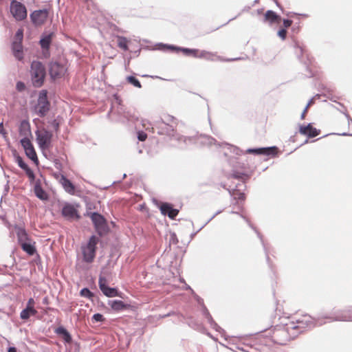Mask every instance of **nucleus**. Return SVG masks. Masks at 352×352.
<instances>
[{"label":"nucleus","mask_w":352,"mask_h":352,"mask_svg":"<svg viewBox=\"0 0 352 352\" xmlns=\"http://www.w3.org/2000/svg\"><path fill=\"white\" fill-rule=\"evenodd\" d=\"M36 142L43 152L49 150L52 146V132L45 128L38 129L35 132Z\"/></svg>","instance_id":"obj_1"},{"label":"nucleus","mask_w":352,"mask_h":352,"mask_svg":"<svg viewBox=\"0 0 352 352\" xmlns=\"http://www.w3.org/2000/svg\"><path fill=\"white\" fill-rule=\"evenodd\" d=\"M98 241V238L93 235L85 245L81 246L83 260L85 262L89 263L93 262L96 256V245Z\"/></svg>","instance_id":"obj_2"},{"label":"nucleus","mask_w":352,"mask_h":352,"mask_svg":"<svg viewBox=\"0 0 352 352\" xmlns=\"http://www.w3.org/2000/svg\"><path fill=\"white\" fill-rule=\"evenodd\" d=\"M30 73L34 85L38 87H41L45 76V67L41 62L33 61L31 65Z\"/></svg>","instance_id":"obj_3"},{"label":"nucleus","mask_w":352,"mask_h":352,"mask_svg":"<svg viewBox=\"0 0 352 352\" xmlns=\"http://www.w3.org/2000/svg\"><path fill=\"white\" fill-rule=\"evenodd\" d=\"M10 12L16 21H23L27 17L25 6L19 1L13 0L10 3Z\"/></svg>","instance_id":"obj_4"},{"label":"nucleus","mask_w":352,"mask_h":352,"mask_svg":"<svg viewBox=\"0 0 352 352\" xmlns=\"http://www.w3.org/2000/svg\"><path fill=\"white\" fill-rule=\"evenodd\" d=\"M91 219L98 234L103 235L108 232L106 221L101 214L93 212L91 214Z\"/></svg>","instance_id":"obj_5"},{"label":"nucleus","mask_w":352,"mask_h":352,"mask_svg":"<svg viewBox=\"0 0 352 352\" xmlns=\"http://www.w3.org/2000/svg\"><path fill=\"white\" fill-rule=\"evenodd\" d=\"M50 104L47 98V93L45 91H42L38 96V103L35 107L36 113L41 117L45 116L49 111Z\"/></svg>","instance_id":"obj_6"},{"label":"nucleus","mask_w":352,"mask_h":352,"mask_svg":"<svg viewBox=\"0 0 352 352\" xmlns=\"http://www.w3.org/2000/svg\"><path fill=\"white\" fill-rule=\"evenodd\" d=\"M19 241L21 243L23 251L30 255H33L36 252L34 245L27 239V234L25 231L21 230L18 233Z\"/></svg>","instance_id":"obj_7"},{"label":"nucleus","mask_w":352,"mask_h":352,"mask_svg":"<svg viewBox=\"0 0 352 352\" xmlns=\"http://www.w3.org/2000/svg\"><path fill=\"white\" fill-rule=\"evenodd\" d=\"M48 12L47 10H35L30 14V19L34 25L40 26L47 20Z\"/></svg>","instance_id":"obj_8"},{"label":"nucleus","mask_w":352,"mask_h":352,"mask_svg":"<svg viewBox=\"0 0 352 352\" xmlns=\"http://www.w3.org/2000/svg\"><path fill=\"white\" fill-rule=\"evenodd\" d=\"M50 74L52 78L56 79L63 77L65 72L66 68L63 65L57 62L52 63L50 65Z\"/></svg>","instance_id":"obj_9"},{"label":"nucleus","mask_w":352,"mask_h":352,"mask_svg":"<svg viewBox=\"0 0 352 352\" xmlns=\"http://www.w3.org/2000/svg\"><path fill=\"white\" fill-rule=\"evenodd\" d=\"M99 287L102 293L108 297H114L118 296L116 289L109 287L106 284V279L102 277L99 278Z\"/></svg>","instance_id":"obj_10"},{"label":"nucleus","mask_w":352,"mask_h":352,"mask_svg":"<svg viewBox=\"0 0 352 352\" xmlns=\"http://www.w3.org/2000/svg\"><path fill=\"white\" fill-rule=\"evenodd\" d=\"M299 132L304 135H307L309 138H314L319 134V131L312 126L311 124L307 126H300Z\"/></svg>","instance_id":"obj_11"},{"label":"nucleus","mask_w":352,"mask_h":352,"mask_svg":"<svg viewBox=\"0 0 352 352\" xmlns=\"http://www.w3.org/2000/svg\"><path fill=\"white\" fill-rule=\"evenodd\" d=\"M160 210L163 214H167L170 219H174L179 212L178 210L173 208L168 204H162Z\"/></svg>","instance_id":"obj_12"},{"label":"nucleus","mask_w":352,"mask_h":352,"mask_svg":"<svg viewBox=\"0 0 352 352\" xmlns=\"http://www.w3.org/2000/svg\"><path fill=\"white\" fill-rule=\"evenodd\" d=\"M62 214L67 219H72L76 216V210L72 205L67 204L63 208Z\"/></svg>","instance_id":"obj_13"},{"label":"nucleus","mask_w":352,"mask_h":352,"mask_svg":"<svg viewBox=\"0 0 352 352\" xmlns=\"http://www.w3.org/2000/svg\"><path fill=\"white\" fill-rule=\"evenodd\" d=\"M30 126L28 121L23 120L19 126V134L23 138H28L30 135Z\"/></svg>","instance_id":"obj_14"},{"label":"nucleus","mask_w":352,"mask_h":352,"mask_svg":"<svg viewBox=\"0 0 352 352\" xmlns=\"http://www.w3.org/2000/svg\"><path fill=\"white\" fill-rule=\"evenodd\" d=\"M264 21L265 22H269L270 23H279L280 21V17L277 15L272 10H267L264 16Z\"/></svg>","instance_id":"obj_15"},{"label":"nucleus","mask_w":352,"mask_h":352,"mask_svg":"<svg viewBox=\"0 0 352 352\" xmlns=\"http://www.w3.org/2000/svg\"><path fill=\"white\" fill-rule=\"evenodd\" d=\"M12 51L14 56L18 59L21 60L23 58V51L21 42L14 41L12 43Z\"/></svg>","instance_id":"obj_16"},{"label":"nucleus","mask_w":352,"mask_h":352,"mask_svg":"<svg viewBox=\"0 0 352 352\" xmlns=\"http://www.w3.org/2000/svg\"><path fill=\"white\" fill-rule=\"evenodd\" d=\"M199 58L212 61L216 60H221V58L219 56H217L215 54L205 50H201L200 52Z\"/></svg>","instance_id":"obj_17"},{"label":"nucleus","mask_w":352,"mask_h":352,"mask_svg":"<svg viewBox=\"0 0 352 352\" xmlns=\"http://www.w3.org/2000/svg\"><path fill=\"white\" fill-rule=\"evenodd\" d=\"M108 304L115 311L123 310L126 307V305L121 300H110Z\"/></svg>","instance_id":"obj_18"},{"label":"nucleus","mask_w":352,"mask_h":352,"mask_svg":"<svg viewBox=\"0 0 352 352\" xmlns=\"http://www.w3.org/2000/svg\"><path fill=\"white\" fill-rule=\"evenodd\" d=\"M37 314L35 309H30L26 307L21 312L20 316L23 320H28L31 316H34Z\"/></svg>","instance_id":"obj_19"},{"label":"nucleus","mask_w":352,"mask_h":352,"mask_svg":"<svg viewBox=\"0 0 352 352\" xmlns=\"http://www.w3.org/2000/svg\"><path fill=\"white\" fill-rule=\"evenodd\" d=\"M52 34L45 35L40 41L41 45L44 50H47L52 41Z\"/></svg>","instance_id":"obj_20"},{"label":"nucleus","mask_w":352,"mask_h":352,"mask_svg":"<svg viewBox=\"0 0 352 352\" xmlns=\"http://www.w3.org/2000/svg\"><path fill=\"white\" fill-rule=\"evenodd\" d=\"M34 192H35V195H36V197L41 200H45L47 198V195L46 192L38 185L35 186Z\"/></svg>","instance_id":"obj_21"},{"label":"nucleus","mask_w":352,"mask_h":352,"mask_svg":"<svg viewBox=\"0 0 352 352\" xmlns=\"http://www.w3.org/2000/svg\"><path fill=\"white\" fill-rule=\"evenodd\" d=\"M62 184L67 192L69 193H73L74 192V186L69 180L66 178H63Z\"/></svg>","instance_id":"obj_22"},{"label":"nucleus","mask_w":352,"mask_h":352,"mask_svg":"<svg viewBox=\"0 0 352 352\" xmlns=\"http://www.w3.org/2000/svg\"><path fill=\"white\" fill-rule=\"evenodd\" d=\"M26 155L32 161L36 162L38 161L37 155L36 151L34 150V146H31L30 148H28L25 151Z\"/></svg>","instance_id":"obj_23"},{"label":"nucleus","mask_w":352,"mask_h":352,"mask_svg":"<svg viewBox=\"0 0 352 352\" xmlns=\"http://www.w3.org/2000/svg\"><path fill=\"white\" fill-rule=\"evenodd\" d=\"M180 50L187 55H192L195 58H199V53L201 51H199V50L188 49V48H182Z\"/></svg>","instance_id":"obj_24"},{"label":"nucleus","mask_w":352,"mask_h":352,"mask_svg":"<svg viewBox=\"0 0 352 352\" xmlns=\"http://www.w3.org/2000/svg\"><path fill=\"white\" fill-rule=\"evenodd\" d=\"M118 45L124 50H128V41L126 38L119 36L118 38Z\"/></svg>","instance_id":"obj_25"},{"label":"nucleus","mask_w":352,"mask_h":352,"mask_svg":"<svg viewBox=\"0 0 352 352\" xmlns=\"http://www.w3.org/2000/svg\"><path fill=\"white\" fill-rule=\"evenodd\" d=\"M21 144L25 151L33 146L28 138H22L21 140Z\"/></svg>","instance_id":"obj_26"},{"label":"nucleus","mask_w":352,"mask_h":352,"mask_svg":"<svg viewBox=\"0 0 352 352\" xmlns=\"http://www.w3.org/2000/svg\"><path fill=\"white\" fill-rule=\"evenodd\" d=\"M249 153H254V154H268L269 149L268 148H258V149H248L247 151Z\"/></svg>","instance_id":"obj_27"},{"label":"nucleus","mask_w":352,"mask_h":352,"mask_svg":"<svg viewBox=\"0 0 352 352\" xmlns=\"http://www.w3.org/2000/svg\"><path fill=\"white\" fill-rule=\"evenodd\" d=\"M126 79H127V81L129 83L132 84L133 86H135L138 88H140L142 87L140 81L134 76H128L126 78Z\"/></svg>","instance_id":"obj_28"},{"label":"nucleus","mask_w":352,"mask_h":352,"mask_svg":"<svg viewBox=\"0 0 352 352\" xmlns=\"http://www.w3.org/2000/svg\"><path fill=\"white\" fill-rule=\"evenodd\" d=\"M16 161L18 165L22 169L25 170V168H28V165L23 162V159L20 156L17 155L16 157Z\"/></svg>","instance_id":"obj_29"},{"label":"nucleus","mask_w":352,"mask_h":352,"mask_svg":"<svg viewBox=\"0 0 352 352\" xmlns=\"http://www.w3.org/2000/svg\"><path fill=\"white\" fill-rule=\"evenodd\" d=\"M23 36V31L22 29H19L17 30L16 35H15V40L19 42H21Z\"/></svg>","instance_id":"obj_30"},{"label":"nucleus","mask_w":352,"mask_h":352,"mask_svg":"<svg viewBox=\"0 0 352 352\" xmlns=\"http://www.w3.org/2000/svg\"><path fill=\"white\" fill-rule=\"evenodd\" d=\"M24 170L25 171V173L28 175V177H29V179L31 181H34V174L33 171L29 167H28V168H25Z\"/></svg>","instance_id":"obj_31"},{"label":"nucleus","mask_w":352,"mask_h":352,"mask_svg":"<svg viewBox=\"0 0 352 352\" xmlns=\"http://www.w3.org/2000/svg\"><path fill=\"white\" fill-rule=\"evenodd\" d=\"M104 319L103 316L100 314H95L92 317V320L95 322H101L103 321Z\"/></svg>","instance_id":"obj_32"},{"label":"nucleus","mask_w":352,"mask_h":352,"mask_svg":"<svg viewBox=\"0 0 352 352\" xmlns=\"http://www.w3.org/2000/svg\"><path fill=\"white\" fill-rule=\"evenodd\" d=\"M80 294L82 296L90 297L91 296V292L87 288H84L80 291Z\"/></svg>","instance_id":"obj_33"},{"label":"nucleus","mask_w":352,"mask_h":352,"mask_svg":"<svg viewBox=\"0 0 352 352\" xmlns=\"http://www.w3.org/2000/svg\"><path fill=\"white\" fill-rule=\"evenodd\" d=\"M63 339L66 342L69 343L72 341V338L67 331H64V334H63Z\"/></svg>","instance_id":"obj_34"},{"label":"nucleus","mask_w":352,"mask_h":352,"mask_svg":"<svg viewBox=\"0 0 352 352\" xmlns=\"http://www.w3.org/2000/svg\"><path fill=\"white\" fill-rule=\"evenodd\" d=\"M16 88L19 91H23L25 88V85L23 82L19 81L16 83Z\"/></svg>","instance_id":"obj_35"},{"label":"nucleus","mask_w":352,"mask_h":352,"mask_svg":"<svg viewBox=\"0 0 352 352\" xmlns=\"http://www.w3.org/2000/svg\"><path fill=\"white\" fill-rule=\"evenodd\" d=\"M138 138L140 141H144L147 138V135L142 131H139Z\"/></svg>","instance_id":"obj_36"},{"label":"nucleus","mask_w":352,"mask_h":352,"mask_svg":"<svg viewBox=\"0 0 352 352\" xmlns=\"http://www.w3.org/2000/svg\"><path fill=\"white\" fill-rule=\"evenodd\" d=\"M287 31L285 29H281L278 32V35L279 37H280L283 40H284L286 37Z\"/></svg>","instance_id":"obj_37"},{"label":"nucleus","mask_w":352,"mask_h":352,"mask_svg":"<svg viewBox=\"0 0 352 352\" xmlns=\"http://www.w3.org/2000/svg\"><path fill=\"white\" fill-rule=\"evenodd\" d=\"M34 300L33 298H30L28 303H27V307L28 308H30V309H34Z\"/></svg>","instance_id":"obj_38"},{"label":"nucleus","mask_w":352,"mask_h":352,"mask_svg":"<svg viewBox=\"0 0 352 352\" xmlns=\"http://www.w3.org/2000/svg\"><path fill=\"white\" fill-rule=\"evenodd\" d=\"M234 199H238L240 200H244L245 196L243 193L239 192V193H234Z\"/></svg>","instance_id":"obj_39"},{"label":"nucleus","mask_w":352,"mask_h":352,"mask_svg":"<svg viewBox=\"0 0 352 352\" xmlns=\"http://www.w3.org/2000/svg\"><path fill=\"white\" fill-rule=\"evenodd\" d=\"M292 23V21L289 19H284L283 20V25L285 28H289Z\"/></svg>","instance_id":"obj_40"},{"label":"nucleus","mask_w":352,"mask_h":352,"mask_svg":"<svg viewBox=\"0 0 352 352\" xmlns=\"http://www.w3.org/2000/svg\"><path fill=\"white\" fill-rule=\"evenodd\" d=\"M0 133H1L3 135H6V130H5L4 127H3V122H1L0 124Z\"/></svg>","instance_id":"obj_41"},{"label":"nucleus","mask_w":352,"mask_h":352,"mask_svg":"<svg viewBox=\"0 0 352 352\" xmlns=\"http://www.w3.org/2000/svg\"><path fill=\"white\" fill-rule=\"evenodd\" d=\"M307 109H308V106H306L305 109H304L302 113L301 114V119L303 120L305 119V114L307 111Z\"/></svg>","instance_id":"obj_42"},{"label":"nucleus","mask_w":352,"mask_h":352,"mask_svg":"<svg viewBox=\"0 0 352 352\" xmlns=\"http://www.w3.org/2000/svg\"><path fill=\"white\" fill-rule=\"evenodd\" d=\"M64 331H67V330L65 329L64 328H58L57 329V333L59 334H64Z\"/></svg>","instance_id":"obj_43"},{"label":"nucleus","mask_w":352,"mask_h":352,"mask_svg":"<svg viewBox=\"0 0 352 352\" xmlns=\"http://www.w3.org/2000/svg\"><path fill=\"white\" fill-rule=\"evenodd\" d=\"M8 352H16V349L15 347H10Z\"/></svg>","instance_id":"obj_44"},{"label":"nucleus","mask_w":352,"mask_h":352,"mask_svg":"<svg viewBox=\"0 0 352 352\" xmlns=\"http://www.w3.org/2000/svg\"><path fill=\"white\" fill-rule=\"evenodd\" d=\"M337 320H347L346 318H338Z\"/></svg>","instance_id":"obj_45"},{"label":"nucleus","mask_w":352,"mask_h":352,"mask_svg":"<svg viewBox=\"0 0 352 352\" xmlns=\"http://www.w3.org/2000/svg\"><path fill=\"white\" fill-rule=\"evenodd\" d=\"M310 318L308 316H305V322H309Z\"/></svg>","instance_id":"obj_46"},{"label":"nucleus","mask_w":352,"mask_h":352,"mask_svg":"<svg viewBox=\"0 0 352 352\" xmlns=\"http://www.w3.org/2000/svg\"><path fill=\"white\" fill-rule=\"evenodd\" d=\"M311 103H312V100H310L307 106H308V107H309Z\"/></svg>","instance_id":"obj_47"},{"label":"nucleus","mask_w":352,"mask_h":352,"mask_svg":"<svg viewBox=\"0 0 352 352\" xmlns=\"http://www.w3.org/2000/svg\"><path fill=\"white\" fill-rule=\"evenodd\" d=\"M169 47L171 48V49H174L175 48L173 46H170Z\"/></svg>","instance_id":"obj_48"}]
</instances>
